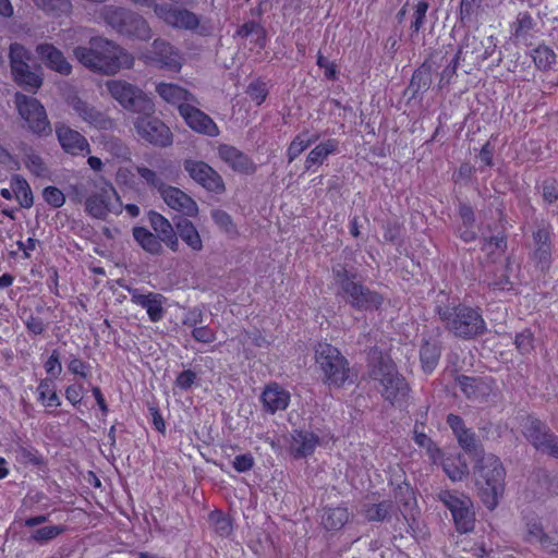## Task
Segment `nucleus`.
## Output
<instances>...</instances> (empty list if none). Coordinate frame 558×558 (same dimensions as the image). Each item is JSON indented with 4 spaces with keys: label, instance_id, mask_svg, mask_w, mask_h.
Segmentation results:
<instances>
[{
    "label": "nucleus",
    "instance_id": "1",
    "mask_svg": "<svg viewBox=\"0 0 558 558\" xmlns=\"http://www.w3.org/2000/svg\"><path fill=\"white\" fill-rule=\"evenodd\" d=\"M73 52L81 64L107 75L130 69L134 63L131 53L104 37H93L88 47H76Z\"/></svg>",
    "mask_w": 558,
    "mask_h": 558
},
{
    "label": "nucleus",
    "instance_id": "2",
    "mask_svg": "<svg viewBox=\"0 0 558 558\" xmlns=\"http://www.w3.org/2000/svg\"><path fill=\"white\" fill-rule=\"evenodd\" d=\"M474 475L483 502L488 509H495L505 492L506 470L501 461L494 454L483 456Z\"/></svg>",
    "mask_w": 558,
    "mask_h": 558
},
{
    "label": "nucleus",
    "instance_id": "3",
    "mask_svg": "<svg viewBox=\"0 0 558 558\" xmlns=\"http://www.w3.org/2000/svg\"><path fill=\"white\" fill-rule=\"evenodd\" d=\"M85 197V210L97 219H106L108 215H120L123 205L111 183L104 179L89 180L82 185Z\"/></svg>",
    "mask_w": 558,
    "mask_h": 558
},
{
    "label": "nucleus",
    "instance_id": "4",
    "mask_svg": "<svg viewBox=\"0 0 558 558\" xmlns=\"http://www.w3.org/2000/svg\"><path fill=\"white\" fill-rule=\"evenodd\" d=\"M371 377L379 384L381 396L392 405L403 407L409 400V386L389 356H380L372 366Z\"/></svg>",
    "mask_w": 558,
    "mask_h": 558
},
{
    "label": "nucleus",
    "instance_id": "5",
    "mask_svg": "<svg viewBox=\"0 0 558 558\" xmlns=\"http://www.w3.org/2000/svg\"><path fill=\"white\" fill-rule=\"evenodd\" d=\"M315 361L328 386L339 388L350 379L349 362L336 347L327 342L318 343Z\"/></svg>",
    "mask_w": 558,
    "mask_h": 558
},
{
    "label": "nucleus",
    "instance_id": "6",
    "mask_svg": "<svg viewBox=\"0 0 558 558\" xmlns=\"http://www.w3.org/2000/svg\"><path fill=\"white\" fill-rule=\"evenodd\" d=\"M333 275L335 284L339 289L338 294L352 307L360 311H373L380 306L383 298L361 283L353 281L344 268H335Z\"/></svg>",
    "mask_w": 558,
    "mask_h": 558
},
{
    "label": "nucleus",
    "instance_id": "7",
    "mask_svg": "<svg viewBox=\"0 0 558 558\" xmlns=\"http://www.w3.org/2000/svg\"><path fill=\"white\" fill-rule=\"evenodd\" d=\"M105 22L119 34L148 40L151 29L147 21L140 14L122 8L107 7L104 9Z\"/></svg>",
    "mask_w": 558,
    "mask_h": 558
},
{
    "label": "nucleus",
    "instance_id": "8",
    "mask_svg": "<svg viewBox=\"0 0 558 558\" xmlns=\"http://www.w3.org/2000/svg\"><path fill=\"white\" fill-rule=\"evenodd\" d=\"M106 86L111 97L124 109L135 113H155L154 101L133 84L123 80H110Z\"/></svg>",
    "mask_w": 558,
    "mask_h": 558
},
{
    "label": "nucleus",
    "instance_id": "9",
    "mask_svg": "<svg viewBox=\"0 0 558 558\" xmlns=\"http://www.w3.org/2000/svg\"><path fill=\"white\" fill-rule=\"evenodd\" d=\"M130 1L138 7L153 9L159 20L173 28L193 31L199 25L198 16L186 9L173 8L167 3H157L156 0Z\"/></svg>",
    "mask_w": 558,
    "mask_h": 558
},
{
    "label": "nucleus",
    "instance_id": "10",
    "mask_svg": "<svg viewBox=\"0 0 558 558\" xmlns=\"http://www.w3.org/2000/svg\"><path fill=\"white\" fill-rule=\"evenodd\" d=\"M15 106L26 128L37 136L51 134L52 129L44 106L36 99L21 93L15 94Z\"/></svg>",
    "mask_w": 558,
    "mask_h": 558
},
{
    "label": "nucleus",
    "instance_id": "11",
    "mask_svg": "<svg viewBox=\"0 0 558 558\" xmlns=\"http://www.w3.org/2000/svg\"><path fill=\"white\" fill-rule=\"evenodd\" d=\"M450 331L461 338H472L485 330V322L482 315L469 307H457L453 313H440Z\"/></svg>",
    "mask_w": 558,
    "mask_h": 558
},
{
    "label": "nucleus",
    "instance_id": "12",
    "mask_svg": "<svg viewBox=\"0 0 558 558\" xmlns=\"http://www.w3.org/2000/svg\"><path fill=\"white\" fill-rule=\"evenodd\" d=\"M438 498L450 510L458 531L468 533L473 529L474 511L468 496L457 492L441 490Z\"/></svg>",
    "mask_w": 558,
    "mask_h": 558
},
{
    "label": "nucleus",
    "instance_id": "13",
    "mask_svg": "<svg viewBox=\"0 0 558 558\" xmlns=\"http://www.w3.org/2000/svg\"><path fill=\"white\" fill-rule=\"evenodd\" d=\"M10 63L14 81L22 86L37 89L41 86V76L31 71L28 61L31 60V51L23 45L14 43L10 46Z\"/></svg>",
    "mask_w": 558,
    "mask_h": 558
},
{
    "label": "nucleus",
    "instance_id": "14",
    "mask_svg": "<svg viewBox=\"0 0 558 558\" xmlns=\"http://www.w3.org/2000/svg\"><path fill=\"white\" fill-rule=\"evenodd\" d=\"M521 429L537 450L558 458V438L541 421L531 416L524 417Z\"/></svg>",
    "mask_w": 558,
    "mask_h": 558
},
{
    "label": "nucleus",
    "instance_id": "15",
    "mask_svg": "<svg viewBox=\"0 0 558 558\" xmlns=\"http://www.w3.org/2000/svg\"><path fill=\"white\" fill-rule=\"evenodd\" d=\"M134 121L137 134L146 142L156 146H168L172 143L170 129L154 113H138Z\"/></svg>",
    "mask_w": 558,
    "mask_h": 558
},
{
    "label": "nucleus",
    "instance_id": "16",
    "mask_svg": "<svg viewBox=\"0 0 558 558\" xmlns=\"http://www.w3.org/2000/svg\"><path fill=\"white\" fill-rule=\"evenodd\" d=\"M141 58L146 63L157 64L160 68L174 72H179L182 68L180 51L163 39L154 40L153 50L142 53Z\"/></svg>",
    "mask_w": 558,
    "mask_h": 558
},
{
    "label": "nucleus",
    "instance_id": "17",
    "mask_svg": "<svg viewBox=\"0 0 558 558\" xmlns=\"http://www.w3.org/2000/svg\"><path fill=\"white\" fill-rule=\"evenodd\" d=\"M184 169L190 177L210 192L221 193L225 184L220 174L209 165L199 160H186Z\"/></svg>",
    "mask_w": 558,
    "mask_h": 558
},
{
    "label": "nucleus",
    "instance_id": "18",
    "mask_svg": "<svg viewBox=\"0 0 558 558\" xmlns=\"http://www.w3.org/2000/svg\"><path fill=\"white\" fill-rule=\"evenodd\" d=\"M197 104H191L190 106L181 107L180 116L183 118L185 123L195 132L216 137L219 135V129L214 120L201 111Z\"/></svg>",
    "mask_w": 558,
    "mask_h": 558
},
{
    "label": "nucleus",
    "instance_id": "19",
    "mask_svg": "<svg viewBox=\"0 0 558 558\" xmlns=\"http://www.w3.org/2000/svg\"><path fill=\"white\" fill-rule=\"evenodd\" d=\"M291 401V393L278 383H269L260 393L263 410L269 414L284 411Z\"/></svg>",
    "mask_w": 558,
    "mask_h": 558
},
{
    "label": "nucleus",
    "instance_id": "20",
    "mask_svg": "<svg viewBox=\"0 0 558 558\" xmlns=\"http://www.w3.org/2000/svg\"><path fill=\"white\" fill-rule=\"evenodd\" d=\"M56 134L62 149L71 155H86L90 153L87 140L77 131L65 124L56 125Z\"/></svg>",
    "mask_w": 558,
    "mask_h": 558
},
{
    "label": "nucleus",
    "instance_id": "21",
    "mask_svg": "<svg viewBox=\"0 0 558 558\" xmlns=\"http://www.w3.org/2000/svg\"><path fill=\"white\" fill-rule=\"evenodd\" d=\"M69 106L82 121L90 126L99 130H108L112 126V122L108 117L78 97L71 98Z\"/></svg>",
    "mask_w": 558,
    "mask_h": 558
},
{
    "label": "nucleus",
    "instance_id": "22",
    "mask_svg": "<svg viewBox=\"0 0 558 558\" xmlns=\"http://www.w3.org/2000/svg\"><path fill=\"white\" fill-rule=\"evenodd\" d=\"M290 454L295 459H302L311 456L318 442L319 438L308 430H293L287 438Z\"/></svg>",
    "mask_w": 558,
    "mask_h": 558
},
{
    "label": "nucleus",
    "instance_id": "23",
    "mask_svg": "<svg viewBox=\"0 0 558 558\" xmlns=\"http://www.w3.org/2000/svg\"><path fill=\"white\" fill-rule=\"evenodd\" d=\"M160 194L165 203L172 209L190 217H194L197 215V204L192 197H190L183 191L173 186H166L161 190Z\"/></svg>",
    "mask_w": 558,
    "mask_h": 558
},
{
    "label": "nucleus",
    "instance_id": "24",
    "mask_svg": "<svg viewBox=\"0 0 558 558\" xmlns=\"http://www.w3.org/2000/svg\"><path fill=\"white\" fill-rule=\"evenodd\" d=\"M218 155L233 171L241 173H253L255 171L256 167L252 159L231 145H219Z\"/></svg>",
    "mask_w": 558,
    "mask_h": 558
},
{
    "label": "nucleus",
    "instance_id": "25",
    "mask_svg": "<svg viewBox=\"0 0 558 558\" xmlns=\"http://www.w3.org/2000/svg\"><path fill=\"white\" fill-rule=\"evenodd\" d=\"M156 92L166 102L175 106L180 113L181 107L197 104L193 94L177 84L159 83Z\"/></svg>",
    "mask_w": 558,
    "mask_h": 558
},
{
    "label": "nucleus",
    "instance_id": "26",
    "mask_svg": "<svg viewBox=\"0 0 558 558\" xmlns=\"http://www.w3.org/2000/svg\"><path fill=\"white\" fill-rule=\"evenodd\" d=\"M36 52L40 60L52 71L62 75H69L72 65L68 62L62 51L51 44H40L36 47Z\"/></svg>",
    "mask_w": 558,
    "mask_h": 558
},
{
    "label": "nucleus",
    "instance_id": "27",
    "mask_svg": "<svg viewBox=\"0 0 558 558\" xmlns=\"http://www.w3.org/2000/svg\"><path fill=\"white\" fill-rule=\"evenodd\" d=\"M131 301L145 308L149 319L154 323L159 322L165 315V298L161 294L151 292L144 294L133 290L131 291Z\"/></svg>",
    "mask_w": 558,
    "mask_h": 558
},
{
    "label": "nucleus",
    "instance_id": "28",
    "mask_svg": "<svg viewBox=\"0 0 558 558\" xmlns=\"http://www.w3.org/2000/svg\"><path fill=\"white\" fill-rule=\"evenodd\" d=\"M339 151V141L337 138H328L317 144L310 150L305 159V169L312 170L314 167L322 166L325 160Z\"/></svg>",
    "mask_w": 558,
    "mask_h": 558
},
{
    "label": "nucleus",
    "instance_id": "29",
    "mask_svg": "<svg viewBox=\"0 0 558 558\" xmlns=\"http://www.w3.org/2000/svg\"><path fill=\"white\" fill-rule=\"evenodd\" d=\"M149 222L155 232L158 233L160 241L175 252L179 241L169 220L162 215L151 211L149 213Z\"/></svg>",
    "mask_w": 558,
    "mask_h": 558
},
{
    "label": "nucleus",
    "instance_id": "30",
    "mask_svg": "<svg viewBox=\"0 0 558 558\" xmlns=\"http://www.w3.org/2000/svg\"><path fill=\"white\" fill-rule=\"evenodd\" d=\"M461 391L472 400H482L490 393L492 387L488 381L481 378L461 376L458 378Z\"/></svg>",
    "mask_w": 558,
    "mask_h": 558
},
{
    "label": "nucleus",
    "instance_id": "31",
    "mask_svg": "<svg viewBox=\"0 0 558 558\" xmlns=\"http://www.w3.org/2000/svg\"><path fill=\"white\" fill-rule=\"evenodd\" d=\"M177 231L181 240L193 251L203 248L202 238L196 227L189 220L182 219L177 223Z\"/></svg>",
    "mask_w": 558,
    "mask_h": 558
},
{
    "label": "nucleus",
    "instance_id": "32",
    "mask_svg": "<svg viewBox=\"0 0 558 558\" xmlns=\"http://www.w3.org/2000/svg\"><path fill=\"white\" fill-rule=\"evenodd\" d=\"M133 236L141 247L149 254H159L162 250V241L144 227H135Z\"/></svg>",
    "mask_w": 558,
    "mask_h": 558
},
{
    "label": "nucleus",
    "instance_id": "33",
    "mask_svg": "<svg viewBox=\"0 0 558 558\" xmlns=\"http://www.w3.org/2000/svg\"><path fill=\"white\" fill-rule=\"evenodd\" d=\"M349 520V511L344 507L326 508L322 514V523L327 530H340Z\"/></svg>",
    "mask_w": 558,
    "mask_h": 558
},
{
    "label": "nucleus",
    "instance_id": "34",
    "mask_svg": "<svg viewBox=\"0 0 558 558\" xmlns=\"http://www.w3.org/2000/svg\"><path fill=\"white\" fill-rule=\"evenodd\" d=\"M318 138V134L311 133L310 131H303L299 133L288 147L287 157L289 162L295 160L311 144L315 143Z\"/></svg>",
    "mask_w": 558,
    "mask_h": 558
},
{
    "label": "nucleus",
    "instance_id": "35",
    "mask_svg": "<svg viewBox=\"0 0 558 558\" xmlns=\"http://www.w3.org/2000/svg\"><path fill=\"white\" fill-rule=\"evenodd\" d=\"M36 8L52 17L69 16L72 11L70 0H32Z\"/></svg>",
    "mask_w": 558,
    "mask_h": 558
},
{
    "label": "nucleus",
    "instance_id": "36",
    "mask_svg": "<svg viewBox=\"0 0 558 558\" xmlns=\"http://www.w3.org/2000/svg\"><path fill=\"white\" fill-rule=\"evenodd\" d=\"M442 468L448 477L453 482L461 481L469 473L468 463L461 454L447 457L442 460Z\"/></svg>",
    "mask_w": 558,
    "mask_h": 558
},
{
    "label": "nucleus",
    "instance_id": "37",
    "mask_svg": "<svg viewBox=\"0 0 558 558\" xmlns=\"http://www.w3.org/2000/svg\"><path fill=\"white\" fill-rule=\"evenodd\" d=\"M11 187L14 196L24 208H31L34 204V197L29 184L21 175H13L11 179Z\"/></svg>",
    "mask_w": 558,
    "mask_h": 558
},
{
    "label": "nucleus",
    "instance_id": "38",
    "mask_svg": "<svg viewBox=\"0 0 558 558\" xmlns=\"http://www.w3.org/2000/svg\"><path fill=\"white\" fill-rule=\"evenodd\" d=\"M459 214L462 220V226L459 227V235L464 242H471L476 238L474 229V213L468 205H461Z\"/></svg>",
    "mask_w": 558,
    "mask_h": 558
},
{
    "label": "nucleus",
    "instance_id": "39",
    "mask_svg": "<svg viewBox=\"0 0 558 558\" xmlns=\"http://www.w3.org/2000/svg\"><path fill=\"white\" fill-rule=\"evenodd\" d=\"M239 342L243 347V355L246 359H251L253 355L250 350V345H254L256 348H267L270 344V340L267 339L259 330L244 331L239 337Z\"/></svg>",
    "mask_w": 558,
    "mask_h": 558
},
{
    "label": "nucleus",
    "instance_id": "40",
    "mask_svg": "<svg viewBox=\"0 0 558 558\" xmlns=\"http://www.w3.org/2000/svg\"><path fill=\"white\" fill-rule=\"evenodd\" d=\"M37 400L46 408H57L61 404L56 388L48 379H41L37 386Z\"/></svg>",
    "mask_w": 558,
    "mask_h": 558
},
{
    "label": "nucleus",
    "instance_id": "41",
    "mask_svg": "<svg viewBox=\"0 0 558 558\" xmlns=\"http://www.w3.org/2000/svg\"><path fill=\"white\" fill-rule=\"evenodd\" d=\"M440 351L436 342L425 341L420 351L422 367L425 372H432L439 360Z\"/></svg>",
    "mask_w": 558,
    "mask_h": 558
},
{
    "label": "nucleus",
    "instance_id": "42",
    "mask_svg": "<svg viewBox=\"0 0 558 558\" xmlns=\"http://www.w3.org/2000/svg\"><path fill=\"white\" fill-rule=\"evenodd\" d=\"M236 35L242 38H251L262 49L266 45V32L255 22H247L243 24L238 31Z\"/></svg>",
    "mask_w": 558,
    "mask_h": 558
},
{
    "label": "nucleus",
    "instance_id": "43",
    "mask_svg": "<svg viewBox=\"0 0 558 558\" xmlns=\"http://www.w3.org/2000/svg\"><path fill=\"white\" fill-rule=\"evenodd\" d=\"M532 58L541 70L549 69L556 62V53L547 46H538L533 50Z\"/></svg>",
    "mask_w": 558,
    "mask_h": 558
},
{
    "label": "nucleus",
    "instance_id": "44",
    "mask_svg": "<svg viewBox=\"0 0 558 558\" xmlns=\"http://www.w3.org/2000/svg\"><path fill=\"white\" fill-rule=\"evenodd\" d=\"M211 217H213L215 223L217 225V227L221 231H223L225 233H227L230 236H235L238 234V229H236L235 225L233 223L231 216L228 213H226L221 209H215L211 213Z\"/></svg>",
    "mask_w": 558,
    "mask_h": 558
},
{
    "label": "nucleus",
    "instance_id": "45",
    "mask_svg": "<svg viewBox=\"0 0 558 558\" xmlns=\"http://www.w3.org/2000/svg\"><path fill=\"white\" fill-rule=\"evenodd\" d=\"M392 504L390 501H381L365 506L364 513L369 521H381L392 511Z\"/></svg>",
    "mask_w": 558,
    "mask_h": 558
},
{
    "label": "nucleus",
    "instance_id": "46",
    "mask_svg": "<svg viewBox=\"0 0 558 558\" xmlns=\"http://www.w3.org/2000/svg\"><path fill=\"white\" fill-rule=\"evenodd\" d=\"M246 94L256 106H260L268 96L267 83L259 80L253 81L247 86Z\"/></svg>",
    "mask_w": 558,
    "mask_h": 558
},
{
    "label": "nucleus",
    "instance_id": "47",
    "mask_svg": "<svg viewBox=\"0 0 558 558\" xmlns=\"http://www.w3.org/2000/svg\"><path fill=\"white\" fill-rule=\"evenodd\" d=\"M415 442L426 449V452L433 463H438L442 459V453L438 447H436L429 437L424 433L415 432Z\"/></svg>",
    "mask_w": 558,
    "mask_h": 558
},
{
    "label": "nucleus",
    "instance_id": "48",
    "mask_svg": "<svg viewBox=\"0 0 558 558\" xmlns=\"http://www.w3.org/2000/svg\"><path fill=\"white\" fill-rule=\"evenodd\" d=\"M15 459L22 464L39 465L41 463L37 450L31 446H19L15 450Z\"/></svg>",
    "mask_w": 558,
    "mask_h": 558
},
{
    "label": "nucleus",
    "instance_id": "49",
    "mask_svg": "<svg viewBox=\"0 0 558 558\" xmlns=\"http://www.w3.org/2000/svg\"><path fill=\"white\" fill-rule=\"evenodd\" d=\"M25 167L36 177H44L47 172L45 162L41 157L34 151L29 150L25 153L23 158Z\"/></svg>",
    "mask_w": 558,
    "mask_h": 558
},
{
    "label": "nucleus",
    "instance_id": "50",
    "mask_svg": "<svg viewBox=\"0 0 558 558\" xmlns=\"http://www.w3.org/2000/svg\"><path fill=\"white\" fill-rule=\"evenodd\" d=\"M64 529L60 525H48L34 531L31 535L33 541L46 543L59 536Z\"/></svg>",
    "mask_w": 558,
    "mask_h": 558
},
{
    "label": "nucleus",
    "instance_id": "51",
    "mask_svg": "<svg viewBox=\"0 0 558 558\" xmlns=\"http://www.w3.org/2000/svg\"><path fill=\"white\" fill-rule=\"evenodd\" d=\"M209 521L214 526L215 531L221 536L229 535L232 527L229 519L220 511H214L209 514Z\"/></svg>",
    "mask_w": 558,
    "mask_h": 558
},
{
    "label": "nucleus",
    "instance_id": "52",
    "mask_svg": "<svg viewBox=\"0 0 558 558\" xmlns=\"http://www.w3.org/2000/svg\"><path fill=\"white\" fill-rule=\"evenodd\" d=\"M514 344L520 353H530L534 349V336L532 331L525 329L518 333L514 339Z\"/></svg>",
    "mask_w": 558,
    "mask_h": 558
},
{
    "label": "nucleus",
    "instance_id": "53",
    "mask_svg": "<svg viewBox=\"0 0 558 558\" xmlns=\"http://www.w3.org/2000/svg\"><path fill=\"white\" fill-rule=\"evenodd\" d=\"M482 0H461L460 19L462 22H470L478 12Z\"/></svg>",
    "mask_w": 558,
    "mask_h": 558
},
{
    "label": "nucleus",
    "instance_id": "54",
    "mask_svg": "<svg viewBox=\"0 0 558 558\" xmlns=\"http://www.w3.org/2000/svg\"><path fill=\"white\" fill-rule=\"evenodd\" d=\"M44 199L52 207L59 208L65 202V196L61 190L54 186H48L43 192Z\"/></svg>",
    "mask_w": 558,
    "mask_h": 558
},
{
    "label": "nucleus",
    "instance_id": "55",
    "mask_svg": "<svg viewBox=\"0 0 558 558\" xmlns=\"http://www.w3.org/2000/svg\"><path fill=\"white\" fill-rule=\"evenodd\" d=\"M137 173L140 177L150 186L156 187L161 192L165 186L158 174L146 167H137Z\"/></svg>",
    "mask_w": 558,
    "mask_h": 558
},
{
    "label": "nucleus",
    "instance_id": "56",
    "mask_svg": "<svg viewBox=\"0 0 558 558\" xmlns=\"http://www.w3.org/2000/svg\"><path fill=\"white\" fill-rule=\"evenodd\" d=\"M68 368L72 374L82 378H87L90 373V365L76 356L71 357Z\"/></svg>",
    "mask_w": 558,
    "mask_h": 558
},
{
    "label": "nucleus",
    "instance_id": "57",
    "mask_svg": "<svg viewBox=\"0 0 558 558\" xmlns=\"http://www.w3.org/2000/svg\"><path fill=\"white\" fill-rule=\"evenodd\" d=\"M232 466L239 473L247 472L254 466V458L251 453L239 454L232 461Z\"/></svg>",
    "mask_w": 558,
    "mask_h": 558
},
{
    "label": "nucleus",
    "instance_id": "58",
    "mask_svg": "<svg viewBox=\"0 0 558 558\" xmlns=\"http://www.w3.org/2000/svg\"><path fill=\"white\" fill-rule=\"evenodd\" d=\"M427 9H428V4L425 1H420L415 5L414 21H413V23L411 25V28H412V31L414 33H418L420 32V29H421V27L423 25V22H424Z\"/></svg>",
    "mask_w": 558,
    "mask_h": 558
},
{
    "label": "nucleus",
    "instance_id": "59",
    "mask_svg": "<svg viewBox=\"0 0 558 558\" xmlns=\"http://www.w3.org/2000/svg\"><path fill=\"white\" fill-rule=\"evenodd\" d=\"M459 445L465 450V451H472L475 449L476 440L475 435L470 429H464L461 433L456 435Z\"/></svg>",
    "mask_w": 558,
    "mask_h": 558
},
{
    "label": "nucleus",
    "instance_id": "60",
    "mask_svg": "<svg viewBox=\"0 0 558 558\" xmlns=\"http://www.w3.org/2000/svg\"><path fill=\"white\" fill-rule=\"evenodd\" d=\"M47 374L51 376H59L62 372V365L59 359V353L54 350L44 365Z\"/></svg>",
    "mask_w": 558,
    "mask_h": 558
},
{
    "label": "nucleus",
    "instance_id": "61",
    "mask_svg": "<svg viewBox=\"0 0 558 558\" xmlns=\"http://www.w3.org/2000/svg\"><path fill=\"white\" fill-rule=\"evenodd\" d=\"M192 335L196 341L203 343H210L216 339L215 332L205 326L194 328Z\"/></svg>",
    "mask_w": 558,
    "mask_h": 558
},
{
    "label": "nucleus",
    "instance_id": "62",
    "mask_svg": "<svg viewBox=\"0 0 558 558\" xmlns=\"http://www.w3.org/2000/svg\"><path fill=\"white\" fill-rule=\"evenodd\" d=\"M196 379V374L193 371H183L180 373L175 379V385L182 389L187 390L192 387Z\"/></svg>",
    "mask_w": 558,
    "mask_h": 558
},
{
    "label": "nucleus",
    "instance_id": "63",
    "mask_svg": "<svg viewBox=\"0 0 558 558\" xmlns=\"http://www.w3.org/2000/svg\"><path fill=\"white\" fill-rule=\"evenodd\" d=\"M543 197L548 203L558 199V185L555 181H545L543 183Z\"/></svg>",
    "mask_w": 558,
    "mask_h": 558
},
{
    "label": "nucleus",
    "instance_id": "64",
    "mask_svg": "<svg viewBox=\"0 0 558 558\" xmlns=\"http://www.w3.org/2000/svg\"><path fill=\"white\" fill-rule=\"evenodd\" d=\"M116 180L118 184L132 186L134 174L129 168L122 167L117 171Z\"/></svg>",
    "mask_w": 558,
    "mask_h": 558
}]
</instances>
